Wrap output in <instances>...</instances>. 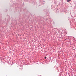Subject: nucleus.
<instances>
[{"label":"nucleus","instance_id":"obj_1","mask_svg":"<svg viewBox=\"0 0 76 76\" xmlns=\"http://www.w3.org/2000/svg\"><path fill=\"white\" fill-rule=\"evenodd\" d=\"M71 0H67V2H69V1H71Z\"/></svg>","mask_w":76,"mask_h":76},{"label":"nucleus","instance_id":"obj_2","mask_svg":"<svg viewBox=\"0 0 76 76\" xmlns=\"http://www.w3.org/2000/svg\"><path fill=\"white\" fill-rule=\"evenodd\" d=\"M45 59L47 58V57H45Z\"/></svg>","mask_w":76,"mask_h":76}]
</instances>
